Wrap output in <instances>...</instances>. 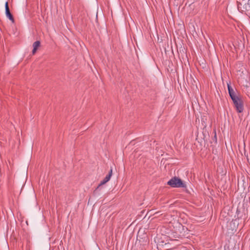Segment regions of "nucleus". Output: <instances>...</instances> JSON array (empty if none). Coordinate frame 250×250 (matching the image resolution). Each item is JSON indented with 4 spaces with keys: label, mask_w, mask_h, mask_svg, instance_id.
Segmentation results:
<instances>
[{
    "label": "nucleus",
    "mask_w": 250,
    "mask_h": 250,
    "mask_svg": "<svg viewBox=\"0 0 250 250\" xmlns=\"http://www.w3.org/2000/svg\"><path fill=\"white\" fill-rule=\"evenodd\" d=\"M239 118H241V115H239Z\"/></svg>",
    "instance_id": "9d476101"
},
{
    "label": "nucleus",
    "mask_w": 250,
    "mask_h": 250,
    "mask_svg": "<svg viewBox=\"0 0 250 250\" xmlns=\"http://www.w3.org/2000/svg\"><path fill=\"white\" fill-rule=\"evenodd\" d=\"M235 109L239 113H242L244 109V102L240 97L235 95Z\"/></svg>",
    "instance_id": "7ed1b4c3"
},
{
    "label": "nucleus",
    "mask_w": 250,
    "mask_h": 250,
    "mask_svg": "<svg viewBox=\"0 0 250 250\" xmlns=\"http://www.w3.org/2000/svg\"><path fill=\"white\" fill-rule=\"evenodd\" d=\"M229 226L228 225V233L229 234L230 236H231L234 234V232L233 231V229L231 226L234 225V223H233V221H231V222L229 223Z\"/></svg>",
    "instance_id": "0eeeda50"
},
{
    "label": "nucleus",
    "mask_w": 250,
    "mask_h": 250,
    "mask_svg": "<svg viewBox=\"0 0 250 250\" xmlns=\"http://www.w3.org/2000/svg\"><path fill=\"white\" fill-rule=\"evenodd\" d=\"M228 89L229 91V95L233 102L234 104V91L233 88L231 87L230 85V83H227Z\"/></svg>",
    "instance_id": "423d86ee"
},
{
    "label": "nucleus",
    "mask_w": 250,
    "mask_h": 250,
    "mask_svg": "<svg viewBox=\"0 0 250 250\" xmlns=\"http://www.w3.org/2000/svg\"><path fill=\"white\" fill-rule=\"evenodd\" d=\"M167 185L172 188H179L187 187L186 184L181 179L174 177L167 182Z\"/></svg>",
    "instance_id": "f257e3e1"
},
{
    "label": "nucleus",
    "mask_w": 250,
    "mask_h": 250,
    "mask_svg": "<svg viewBox=\"0 0 250 250\" xmlns=\"http://www.w3.org/2000/svg\"><path fill=\"white\" fill-rule=\"evenodd\" d=\"M40 44H41L40 42L39 41H37L33 43V49L32 50L33 54H34L36 53L37 49L40 46Z\"/></svg>",
    "instance_id": "6e6552de"
},
{
    "label": "nucleus",
    "mask_w": 250,
    "mask_h": 250,
    "mask_svg": "<svg viewBox=\"0 0 250 250\" xmlns=\"http://www.w3.org/2000/svg\"><path fill=\"white\" fill-rule=\"evenodd\" d=\"M237 3V9L240 12L250 10V0H238Z\"/></svg>",
    "instance_id": "f03ea898"
},
{
    "label": "nucleus",
    "mask_w": 250,
    "mask_h": 250,
    "mask_svg": "<svg viewBox=\"0 0 250 250\" xmlns=\"http://www.w3.org/2000/svg\"><path fill=\"white\" fill-rule=\"evenodd\" d=\"M214 137H213V140L215 143H217V136H216V131H215V129L214 130Z\"/></svg>",
    "instance_id": "1a4fd4ad"
},
{
    "label": "nucleus",
    "mask_w": 250,
    "mask_h": 250,
    "mask_svg": "<svg viewBox=\"0 0 250 250\" xmlns=\"http://www.w3.org/2000/svg\"><path fill=\"white\" fill-rule=\"evenodd\" d=\"M5 14L6 17L12 22H14V19L12 15L11 14L10 12V10L8 7V2L6 1L5 4Z\"/></svg>",
    "instance_id": "39448f33"
},
{
    "label": "nucleus",
    "mask_w": 250,
    "mask_h": 250,
    "mask_svg": "<svg viewBox=\"0 0 250 250\" xmlns=\"http://www.w3.org/2000/svg\"><path fill=\"white\" fill-rule=\"evenodd\" d=\"M112 175V169L111 168L108 174L105 177V178L102 181H101V182H100V184L99 185L98 187H97V189L99 188V187L100 186L105 184L107 182H108L110 180Z\"/></svg>",
    "instance_id": "20e7f679"
}]
</instances>
